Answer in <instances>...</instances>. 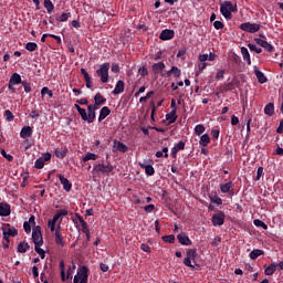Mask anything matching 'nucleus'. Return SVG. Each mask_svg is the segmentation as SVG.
<instances>
[{
  "label": "nucleus",
  "instance_id": "1a4fd4ad",
  "mask_svg": "<svg viewBox=\"0 0 283 283\" xmlns=\"http://www.w3.org/2000/svg\"><path fill=\"white\" fill-rule=\"evenodd\" d=\"M213 227H222L224 224V214L222 211H219L212 216Z\"/></svg>",
  "mask_w": 283,
  "mask_h": 283
},
{
  "label": "nucleus",
  "instance_id": "20e7f679",
  "mask_svg": "<svg viewBox=\"0 0 283 283\" xmlns=\"http://www.w3.org/2000/svg\"><path fill=\"white\" fill-rule=\"evenodd\" d=\"M87 268L82 266L77 270V273L73 279V283H87Z\"/></svg>",
  "mask_w": 283,
  "mask_h": 283
},
{
  "label": "nucleus",
  "instance_id": "f704fd0d",
  "mask_svg": "<svg viewBox=\"0 0 283 283\" xmlns=\"http://www.w3.org/2000/svg\"><path fill=\"white\" fill-rule=\"evenodd\" d=\"M74 107L77 109L82 120H86L87 119V111H85V108L80 107L78 104H75Z\"/></svg>",
  "mask_w": 283,
  "mask_h": 283
},
{
  "label": "nucleus",
  "instance_id": "b1692460",
  "mask_svg": "<svg viewBox=\"0 0 283 283\" xmlns=\"http://www.w3.org/2000/svg\"><path fill=\"white\" fill-rule=\"evenodd\" d=\"M166 120H168V125H174V123L178 120V115H176V109H172L169 114H166Z\"/></svg>",
  "mask_w": 283,
  "mask_h": 283
},
{
  "label": "nucleus",
  "instance_id": "338daca9",
  "mask_svg": "<svg viewBox=\"0 0 283 283\" xmlns=\"http://www.w3.org/2000/svg\"><path fill=\"white\" fill-rule=\"evenodd\" d=\"M70 19V13H63L61 17L57 18V21H67Z\"/></svg>",
  "mask_w": 283,
  "mask_h": 283
},
{
  "label": "nucleus",
  "instance_id": "052dcab7",
  "mask_svg": "<svg viewBox=\"0 0 283 283\" xmlns=\"http://www.w3.org/2000/svg\"><path fill=\"white\" fill-rule=\"evenodd\" d=\"M44 163H48L49 160H52V155L50 153H45L40 157Z\"/></svg>",
  "mask_w": 283,
  "mask_h": 283
},
{
  "label": "nucleus",
  "instance_id": "f03ea898",
  "mask_svg": "<svg viewBox=\"0 0 283 283\" xmlns=\"http://www.w3.org/2000/svg\"><path fill=\"white\" fill-rule=\"evenodd\" d=\"M109 63L105 62L99 65V69L96 71L97 76L101 78V83H107L109 81Z\"/></svg>",
  "mask_w": 283,
  "mask_h": 283
},
{
  "label": "nucleus",
  "instance_id": "ea45409f",
  "mask_svg": "<svg viewBox=\"0 0 283 283\" xmlns=\"http://www.w3.org/2000/svg\"><path fill=\"white\" fill-rule=\"evenodd\" d=\"M168 153H169V148L164 147L163 150H159V151L156 153V158H163V156L165 158H169V154Z\"/></svg>",
  "mask_w": 283,
  "mask_h": 283
},
{
  "label": "nucleus",
  "instance_id": "393cba45",
  "mask_svg": "<svg viewBox=\"0 0 283 283\" xmlns=\"http://www.w3.org/2000/svg\"><path fill=\"white\" fill-rule=\"evenodd\" d=\"M241 54L243 56V61H247L248 65H251V54L249 53V49H247V46L241 48Z\"/></svg>",
  "mask_w": 283,
  "mask_h": 283
},
{
  "label": "nucleus",
  "instance_id": "a211bd4d",
  "mask_svg": "<svg viewBox=\"0 0 283 283\" xmlns=\"http://www.w3.org/2000/svg\"><path fill=\"white\" fill-rule=\"evenodd\" d=\"M182 71L178 69V66H171L169 71H167L166 76H174V78H180Z\"/></svg>",
  "mask_w": 283,
  "mask_h": 283
},
{
  "label": "nucleus",
  "instance_id": "6e6552de",
  "mask_svg": "<svg viewBox=\"0 0 283 283\" xmlns=\"http://www.w3.org/2000/svg\"><path fill=\"white\" fill-rule=\"evenodd\" d=\"M21 82V75L19 73H13L9 80L8 88L14 92V85H19Z\"/></svg>",
  "mask_w": 283,
  "mask_h": 283
},
{
  "label": "nucleus",
  "instance_id": "4d7b16f0",
  "mask_svg": "<svg viewBox=\"0 0 283 283\" xmlns=\"http://www.w3.org/2000/svg\"><path fill=\"white\" fill-rule=\"evenodd\" d=\"M1 156H2L3 158H6L7 160H9V161H12V160H13L12 155L6 153V149H2V150H1Z\"/></svg>",
  "mask_w": 283,
  "mask_h": 283
},
{
  "label": "nucleus",
  "instance_id": "5fc2aeb1",
  "mask_svg": "<svg viewBox=\"0 0 283 283\" xmlns=\"http://www.w3.org/2000/svg\"><path fill=\"white\" fill-rule=\"evenodd\" d=\"M145 171L147 176H154L155 174L154 167L151 165L146 166Z\"/></svg>",
  "mask_w": 283,
  "mask_h": 283
},
{
  "label": "nucleus",
  "instance_id": "39448f33",
  "mask_svg": "<svg viewBox=\"0 0 283 283\" xmlns=\"http://www.w3.org/2000/svg\"><path fill=\"white\" fill-rule=\"evenodd\" d=\"M32 240L34 245H43V234H41V227H36L32 231Z\"/></svg>",
  "mask_w": 283,
  "mask_h": 283
},
{
  "label": "nucleus",
  "instance_id": "aec40b11",
  "mask_svg": "<svg viewBox=\"0 0 283 283\" xmlns=\"http://www.w3.org/2000/svg\"><path fill=\"white\" fill-rule=\"evenodd\" d=\"M109 114H112V109H109V107H102L99 111L98 123H103V120H105L106 116H109Z\"/></svg>",
  "mask_w": 283,
  "mask_h": 283
},
{
  "label": "nucleus",
  "instance_id": "79ce46f5",
  "mask_svg": "<svg viewBox=\"0 0 283 283\" xmlns=\"http://www.w3.org/2000/svg\"><path fill=\"white\" fill-rule=\"evenodd\" d=\"M60 269H61L62 282H65V280H67L70 277V274H67V276H65V262H63V261L60 262Z\"/></svg>",
  "mask_w": 283,
  "mask_h": 283
},
{
  "label": "nucleus",
  "instance_id": "864d4df0",
  "mask_svg": "<svg viewBox=\"0 0 283 283\" xmlns=\"http://www.w3.org/2000/svg\"><path fill=\"white\" fill-rule=\"evenodd\" d=\"M263 49L266 50V52H275V46H273V44L265 42Z\"/></svg>",
  "mask_w": 283,
  "mask_h": 283
},
{
  "label": "nucleus",
  "instance_id": "09e8293b",
  "mask_svg": "<svg viewBox=\"0 0 283 283\" xmlns=\"http://www.w3.org/2000/svg\"><path fill=\"white\" fill-rule=\"evenodd\" d=\"M36 48H39V45H36L34 42H29L25 44V50H28V52H34L36 51Z\"/></svg>",
  "mask_w": 283,
  "mask_h": 283
},
{
  "label": "nucleus",
  "instance_id": "4c0bfd02",
  "mask_svg": "<svg viewBox=\"0 0 283 283\" xmlns=\"http://www.w3.org/2000/svg\"><path fill=\"white\" fill-rule=\"evenodd\" d=\"M60 181L65 191H70V189H72V184H70V180H67V178H60Z\"/></svg>",
  "mask_w": 283,
  "mask_h": 283
},
{
  "label": "nucleus",
  "instance_id": "c03bdc74",
  "mask_svg": "<svg viewBox=\"0 0 283 283\" xmlns=\"http://www.w3.org/2000/svg\"><path fill=\"white\" fill-rule=\"evenodd\" d=\"M248 48H249L250 52H255L256 54H262V48H258V45H255L253 43H249Z\"/></svg>",
  "mask_w": 283,
  "mask_h": 283
},
{
  "label": "nucleus",
  "instance_id": "dca6fc26",
  "mask_svg": "<svg viewBox=\"0 0 283 283\" xmlns=\"http://www.w3.org/2000/svg\"><path fill=\"white\" fill-rule=\"evenodd\" d=\"M86 120L88 124L94 123L96 119V111L92 106H87Z\"/></svg>",
  "mask_w": 283,
  "mask_h": 283
},
{
  "label": "nucleus",
  "instance_id": "49530a36",
  "mask_svg": "<svg viewBox=\"0 0 283 283\" xmlns=\"http://www.w3.org/2000/svg\"><path fill=\"white\" fill-rule=\"evenodd\" d=\"M164 242H167L168 244H174L176 242V235L169 234L163 237Z\"/></svg>",
  "mask_w": 283,
  "mask_h": 283
},
{
  "label": "nucleus",
  "instance_id": "2f4dec72",
  "mask_svg": "<svg viewBox=\"0 0 283 283\" xmlns=\"http://www.w3.org/2000/svg\"><path fill=\"white\" fill-rule=\"evenodd\" d=\"M94 102L96 105H105V103H107V98H105L101 93H97L94 96Z\"/></svg>",
  "mask_w": 283,
  "mask_h": 283
},
{
  "label": "nucleus",
  "instance_id": "680f3d73",
  "mask_svg": "<svg viewBox=\"0 0 283 283\" xmlns=\"http://www.w3.org/2000/svg\"><path fill=\"white\" fill-rule=\"evenodd\" d=\"M7 120L11 122L14 120V114H12L10 111L4 112Z\"/></svg>",
  "mask_w": 283,
  "mask_h": 283
},
{
  "label": "nucleus",
  "instance_id": "f8f14e48",
  "mask_svg": "<svg viewBox=\"0 0 283 283\" xmlns=\"http://www.w3.org/2000/svg\"><path fill=\"white\" fill-rule=\"evenodd\" d=\"M165 63L164 62H157L153 64V72L154 74H160V76H166L167 73H165Z\"/></svg>",
  "mask_w": 283,
  "mask_h": 283
},
{
  "label": "nucleus",
  "instance_id": "a19ab883",
  "mask_svg": "<svg viewBox=\"0 0 283 283\" xmlns=\"http://www.w3.org/2000/svg\"><path fill=\"white\" fill-rule=\"evenodd\" d=\"M41 96H42V98H45V96H49V98H52V96H54V93H52V91L50 88L44 86L41 90Z\"/></svg>",
  "mask_w": 283,
  "mask_h": 283
},
{
  "label": "nucleus",
  "instance_id": "a878e982",
  "mask_svg": "<svg viewBox=\"0 0 283 283\" xmlns=\"http://www.w3.org/2000/svg\"><path fill=\"white\" fill-rule=\"evenodd\" d=\"M20 136L22 138H30V136H32V127L24 126L20 132Z\"/></svg>",
  "mask_w": 283,
  "mask_h": 283
},
{
  "label": "nucleus",
  "instance_id": "5701e85b",
  "mask_svg": "<svg viewBox=\"0 0 283 283\" xmlns=\"http://www.w3.org/2000/svg\"><path fill=\"white\" fill-rule=\"evenodd\" d=\"M177 239L180 242V244H184L185 247H190L191 244V239H189V237L185 233L178 234Z\"/></svg>",
  "mask_w": 283,
  "mask_h": 283
},
{
  "label": "nucleus",
  "instance_id": "c85d7f7f",
  "mask_svg": "<svg viewBox=\"0 0 283 283\" xmlns=\"http://www.w3.org/2000/svg\"><path fill=\"white\" fill-rule=\"evenodd\" d=\"M30 250V244L25 241L18 244V253H27Z\"/></svg>",
  "mask_w": 283,
  "mask_h": 283
},
{
  "label": "nucleus",
  "instance_id": "6ab92c4d",
  "mask_svg": "<svg viewBox=\"0 0 283 283\" xmlns=\"http://www.w3.org/2000/svg\"><path fill=\"white\" fill-rule=\"evenodd\" d=\"M77 221L80 222L81 230L85 233L87 240H90V228H87V223H85L82 217H77Z\"/></svg>",
  "mask_w": 283,
  "mask_h": 283
},
{
  "label": "nucleus",
  "instance_id": "6e6d98bb",
  "mask_svg": "<svg viewBox=\"0 0 283 283\" xmlns=\"http://www.w3.org/2000/svg\"><path fill=\"white\" fill-rule=\"evenodd\" d=\"M133 202H135V205H145V200L140 199L136 195L133 196Z\"/></svg>",
  "mask_w": 283,
  "mask_h": 283
},
{
  "label": "nucleus",
  "instance_id": "4be33fe9",
  "mask_svg": "<svg viewBox=\"0 0 283 283\" xmlns=\"http://www.w3.org/2000/svg\"><path fill=\"white\" fill-rule=\"evenodd\" d=\"M11 210H10V205L8 203H0V216L2 218H7V216H10Z\"/></svg>",
  "mask_w": 283,
  "mask_h": 283
},
{
  "label": "nucleus",
  "instance_id": "4468645a",
  "mask_svg": "<svg viewBox=\"0 0 283 283\" xmlns=\"http://www.w3.org/2000/svg\"><path fill=\"white\" fill-rule=\"evenodd\" d=\"M120 151L122 154H126V151H129V147H127V145H125L122 142L118 140H114V145H113V151Z\"/></svg>",
  "mask_w": 283,
  "mask_h": 283
},
{
  "label": "nucleus",
  "instance_id": "cd10ccee",
  "mask_svg": "<svg viewBox=\"0 0 283 283\" xmlns=\"http://www.w3.org/2000/svg\"><path fill=\"white\" fill-rule=\"evenodd\" d=\"M264 114H265L266 116H273V114H275V104L269 103V104L264 107Z\"/></svg>",
  "mask_w": 283,
  "mask_h": 283
},
{
  "label": "nucleus",
  "instance_id": "9d476101",
  "mask_svg": "<svg viewBox=\"0 0 283 283\" xmlns=\"http://www.w3.org/2000/svg\"><path fill=\"white\" fill-rule=\"evenodd\" d=\"M238 85H240V81L237 77H233L231 80V82H229L222 86L221 92H231V91L235 90V87H238Z\"/></svg>",
  "mask_w": 283,
  "mask_h": 283
},
{
  "label": "nucleus",
  "instance_id": "72a5a7b5",
  "mask_svg": "<svg viewBox=\"0 0 283 283\" xmlns=\"http://www.w3.org/2000/svg\"><path fill=\"white\" fill-rule=\"evenodd\" d=\"M260 255H264V252L260 249H255L250 253V260H258Z\"/></svg>",
  "mask_w": 283,
  "mask_h": 283
},
{
  "label": "nucleus",
  "instance_id": "bb28decb",
  "mask_svg": "<svg viewBox=\"0 0 283 283\" xmlns=\"http://www.w3.org/2000/svg\"><path fill=\"white\" fill-rule=\"evenodd\" d=\"M54 154L56 158H65V156H67V147L56 148Z\"/></svg>",
  "mask_w": 283,
  "mask_h": 283
},
{
  "label": "nucleus",
  "instance_id": "603ef678",
  "mask_svg": "<svg viewBox=\"0 0 283 283\" xmlns=\"http://www.w3.org/2000/svg\"><path fill=\"white\" fill-rule=\"evenodd\" d=\"M213 28L216 30H224V23L222 21H214L213 22Z\"/></svg>",
  "mask_w": 283,
  "mask_h": 283
},
{
  "label": "nucleus",
  "instance_id": "de8ad7c7",
  "mask_svg": "<svg viewBox=\"0 0 283 283\" xmlns=\"http://www.w3.org/2000/svg\"><path fill=\"white\" fill-rule=\"evenodd\" d=\"M42 245H34V250L40 254L41 260H45V250L41 249Z\"/></svg>",
  "mask_w": 283,
  "mask_h": 283
},
{
  "label": "nucleus",
  "instance_id": "13d9d810",
  "mask_svg": "<svg viewBox=\"0 0 283 283\" xmlns=\"http://www.w3.org/2000/svg\"><path fill=\"white\" fill-rule=\"evenodd\" d=\"M211 202H213L214 205H222V199L218 196H213L210 198Z\"/></svg>",
  "mask_w": 283,
  "mask_h": 283
},
{
  "label": "nucleus",
  "instance_id": "3c124183",
  "mask_svg": "<svg viewBox=\"0 0 283 283\" xmlns=\"http://www.w3.org/2000/svg\"><path fill=\"white\" fill-rule=\"evenodd\" d=\"M150 107H151V115H150V118H151V120H156V109H157V107H156V104L154 103V102H150Z\"/></svg>",
  "mask_w": 283,
  "mask_h": 283
},
{
  "label": "nucleus",
  "instance_id": "8fccbe9b",
  "mask_svg": "<svg viewBox=\"0 0 283 283\" xmlns=\"http://www.w3.org/2000/svg\"><path fill=\"white\" fill-rule=\"evenodd\" d=\"M34 167L35 169H43V167H45V161L40 157L35 160Z\"/></svg>",
  "mask_w": 283,
  "mask_h": 283
},
{
  "label": "nucleus",
  "instance_id": "c9c22d12",
  "mask_svg": "<svg viewBox=\"0 0 283 283\" xmlns=\"http://www.w3.org/2000/svg\"><path fill=\"white\" fill-rule=\"evenodd\" d=\"M44 8L49 14H52L54 11V4L52 3V0H44Z\"/></svg>",
  "mask_w": 283,
  "mask_h": 283
},
{
  "label": "nucleus",
  "instance_id": "69168bd1",
  "mask_svg": "<svg viewBox=\"0 0 283 283\" xmlns=\"http://www.w3.org/2000/svg\"><path fill=\"white\" fill-rule=\"evenodd\" d=\"M211 135L214 140H218V138H220V130L213 129V130H211Z\"/></svg>",
  "mask_w": 283,
  "mask_h": 283
},
{
  "label": "nucleus",
  "instance_id": "423d86ee",
  "mask_svg": "<svg viewBox=\"0 0 283 283\" xmlns=\"http://www.w3.org/2000/svg\"><path fill=\"white\" fill-rule=\"evenodd\" d=\"M196 260V250L190 249L186 253V258L184 259L185 266H189V269H196L193 264H191V261Z\"/></svg>",
  "mask_w": 283,
  "mask_h": 283
},
{
  "label": "nucleus",
  "instance_id": "0e129e2a",
  "mask_svg": "<svg viewBox=\"0 0 283 283\" xmlns=\"http://www.w3.org/2000/svg\"><path fill=\"white\" fill-rule=\"evenodd\" d=\"M175 148L178 151H182L185 149V142L180 140L177 145H175Z\"/></svg>",
  "mask_w": 283,
  "mask_h": 283
},
{
  "label": "nucleus",
  "instance_id": "a18cd8bd",
  "mask_svg": "<svg viewBox=\"0 0 283 283\" xmlns=\"http://www.w3.org/2000/svg\"><path fill=\"white\" fill-rule=\"evenodd\" d=\"M254 227H261V229H264V231H266L269 229V226H266V223H264V221L260 220V219H255L253 221Z\"/></svg>",
  "mask_w": 283,
  "mask_h": 283
},
{
  "label": "nucleus",
  "instance_id": "bf43d9fd",
  "mask_svg": "<svg viewBox=\"0 0 283 283\" xmlns=\"http://www.w3.org/2000/svg\"><path fill=\"white\" fill-rule=\"evenodd\" d=\"M217 81H222L224 78V70H219L216 74Z\"/></svg>",
  "mask_w": 283,
  "mask_h": 283
},
{
  "label": "nucleus",
  "instance_id": "58836bf2",
  "mask_svg": "<svg viewBox=\"0 0 283 283\" xmlns=\"http://www.w3.org/2000/svg\"><path fill=\"white\" fill-rule=\"evenodd\" d=\"M206 130H207V128H205V125H202V124H198V125L195 127V134H196V136H202V134H205Z\"/></svg>",
  "mask_w": 283,
  "mask_h": 283
},
{
  "label": "nucleus",
  "instance_id": "e2e57ef3",
  "mask_svg": "<svg viewBox=\"0 0 283 283\" xmlns=\"http://www.w3.org/2000/svg\"><path fill=\"white\" fill-rule=\"evenodd\" d=\"M254 41L256 45H260L261 48H264V45L266 44V40H262L260 38H255Z\"/></svg>",
  "mask_w": 283,
  "mask_h": 283
},
{
  "label": "nucleus",
  "instance_id": "f3484780",
  "mask_svg": "<svg viewBox=\"0 0 283 283\" xmlns=\"http://www.w3.org/2000/svg\"><path fill=\"white\" fill-rule=\"evenodd\" d=\"M125 92V82L123 80L117 81L115 88L113 90L114 96H118V94H123Z\"/></svg>",
  "mask_w": 283,
  "mask_h": 283
},
{
  "label": "nucleus",
  "instance_id": "774afa93",
  "mask_svg": "<svg viewBox=\"0 0 283 283\" xmlns=\"http://www.w3.org/2000/svg\"><path fill=\"white\" fill-rule=\"evenodd\" d=\"M277 134H283V120L280 122L279 127L276 128Z\"/></svg>",
  "mask_w": 283,
  "mask_h": 283
},
{
  "label": "nucleus",
  "instance_id": "2eb2a0df",
  "mask_svg": "<svg viewBox=\"0 0 283 283\" xmlns=\"http://www.w3.org/2000/svg\"><path fill=\"white\" fill-rule=\"evenodd\" d=\"M254 74H255L259 83H261V85H264V83H266L269 81L266 78V75H264L262 73V71H260V67H258V65H254Z\"/></svg>",
  "mask_w": 283,
  "mask_h": 283
},
{
  "label": "nucleus",
  "instance_id": "9b49d317",
  "mask_svg": "<svg viewBox=\"0 0 283 283\" xmlns=\"http://www.w3.org/2000/svg\"><path fill=\"white\" fill-rule=\"evenodd\" d=\"M176 36V32L174 30L165 29L161 31L159 39L160 41H171Z\"/></svg>",
  "mask_w": 283,
  "mask_h": 283
},
{
  "label": "nucleus",
  "instance_id": "c756f323",
  "mask_svg": "<svg viewBox=\"0 0 283 283\" xmlns=\"http://www.w3.org/2000/svg\"><path fill=\"white\" fill-rule=\"evenodd\" d=\"M209 143H211V137H209V134H203L200 137L199 145L201 147H207L209 145Z\"/></svg>",
  "mask_w": 283,
  "mask_h": 283
},
{
  "label": "nucleus",
  "instance_id": "ddd939ff",
  "mask_svg": "<svg viewBox=\"0 0 283 283\" xmlns=\"http://www.w3.org/2000/svg\"><path fill=\"white\" fill-rule=\"evenodd\" d=\"M2 232L9 234L11 238L19 235V231L17 230V228L11 227L9 223H4L2 226Z\"/></svg>",
  "mask_w": 283,
  "mask_h": 283
},
{
  "label": "nucleus",
  "instance_id": "7ed1b4c3",
  "mask_svg": "<svg viewBox=\"0 0 283 283\" xmlns=\"http://www.w3.org/2000/svg\"><path fill=\"white\" fill-rule=\"evenodd\" d=\"M239 28L243 32H249L250 34H255V32H260L261 25L258 23L244 22V23H241Z\"/></svg>",
  "mask_w": 283,
  "mask_h": 283
},
{
  "label": "nucleus",
  "instance_id": "f257e3e1",
  "mask_svg": "<svg viewBox=\"0 0 283 283\" xmlns=\"http://www.w3.org/2000/svg\"><path fill=\"white\" fill-rule=\"evenodd\" d=\"M220 12L224 19H232L233 14L231 12H238V4H234L231 1H223L220 3Z\"/></svg>",
  "mask_w": 283,
  "mask_h": 283
},
{
  "label": "nucleus",
  "instance_id": "7c9ffc66",
  "mask_svg": "<svg viewBox=\"0 0 283 283\" xmlns=\"http://www.w3.org/2000/svg\"><path fill=\"white\" fill-rule=\"evenodd\" d=\"M61 218V214H54L52 220H49V229L51 231H54L56 229V222H59V219Z\"/></svg>",
  "mask_w": 283,
  "mask_h": 283
},
{
  "label": "nucleus",
  "instance_id": "412c9836",
  "mask_svg": "<svg viewBox=\"0 0 283 283\" xmlns=\"http://www.w3.org/2000/svg\"><path fill=\"white\" fill-rule=\"evenodd\" d=\"M81 74L84 76L87 90H92V76H90V73L85 69H81Z\"/></svg>",
  "mask_w": 283,
  "mask_h": 283
},
{
  "label": "nucleus",
  "instance_id": "37998d69",
  "mask_svg": "<svg viewBox=\"0 0 283 283\" xmlns=\"http://www.w3.org/2000/svg\"><path fill=\"white\" fill-rule=\"evenodd\" d=\"M98 158V155L94 154V153H87L84 157H83V161L87 163V160H96Z\"/></svg>",
  "mask_w": 283,
  "mask_h": 283
},
{
  "label": "nucleus",
  "instance_id": "473e14b6",
  "mask_svg": "<svg viewBox=\"0 0 283 283\" xmlns=\"http://www.w3.org/2000/svg\"><path fill=\"white\" fill-rule=\"evenodd\" d=\"M275 271H277V264L272 263V264H270V265L264 270V273H265V275H273V273H275Z\"/></svg>",
  "mask_w": 283,
  "mask_h": 283
},
{
  "label": "nucleus",
  "instance_id": "e433bc0d",
  "mask_svg": "<svg viewBox=\"0 0 283 283\" xmlns=\"http://www.w3.org/2000/svg\"><path fill=\"white\" fill-rule=\"evenodd\" d=\"M231 187H233V184L231 181L221 185L220 186L221 192L222 193H229V191H231Z\"/></svg>",
  "mask_w": 283,
  "mask_h": 283
},
{
  "label": "nucleus",
  "instance_id": "0eeeda50",
  "mask_svg": "<svg viewBox=\"0 0 283 283\" xmlns=\"http://www.w3.org/2000/svg\"><path fill=\"white\" fill-rule=\"evenodd\" d=\"M95 171H101L103 176H109L112 171H114V166L112 165H105V164H99L94 167Z\"/></svg>",
  "mask_w": 283,
  "mask_h": 283
}]
</instances>
